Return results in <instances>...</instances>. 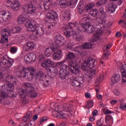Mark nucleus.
Returning a JSON list of instances; mask_svg holds the SVG:
<instances>
[{
	"instance_id": "21",
	"label": "nucleus",
	"mask_w": 126,
	"mask_h": 126,
	"mask_svg": "<svg viewBox=\"0 0 126 126\" xmlns=\"http://www.w3.org/2000/svg\"><path fill=\"white\" fill-rule=\"evenodd\" d=\"M10 32H1V39L0 42L1 44H5V43H8V36H10Z\"/></svg>"
},
{
	"instance_id": "61",
	"label": "nucleus",
	"mask_w": 126,
	"mask_h": 126,
	"mask_svg": "<svg viewBox=\"0 0 126 126\" xmlns=\"http://www.w3.org/2000/svg\"><path fill=\"white\" fill-rule=\"evenodd\" d=\"M117 103L118 101L117 100H112L110 101L111 105H115V104H117Z\"/></svg>"
},
{
	"instance_id": "30",
	"label": "nucleus",
	"mask_w": 126,
	"mask_h": 126,
	"mask_svg": "<svg viewBox=\"0 0 126 126\" xmlns=\"http://www.w3.org/2000/svg\"><path fill=\"white\" fill-rule=\"evenodd\" d=\"M25 25L27 28L28 31L33 32L35 30V26L33 25L32 22H30V20H29L28 22H27Z\"/></svg>"
},
{
	"instance_id": "51",
	"label": "nucleus",
	"mask_w": 126,
	"mask_h": 126,
	"mask_svg": "<svg viewBox=\"0 0 126 126\" xmlns=\"http://www.w3.org/2000/svg\"><path fill=\"white\" fill-rule=\"evenodd\" d=\"M11 52L12 54H15L17 52V48L12 47L11 48Z\"/></svg>"
},
{
	"instance_id": "56",
	"label": "nucleus",
	"mask_w": 126,
	"mask_h": 126,
	"mask_svg": "<svg viewBox=\"0 0 126 126\" xmlns=\"http://www.w3.org/2000/svg\"><path fill=\"white\" fill-rule=\"evenodd\" d=\"M66 48L68 49L69 50H72V45L71 43H69L66 46Z\"/></svg>"
},
{
	"instance_id": "23",
	"label": "nucleus",
	"mask_w": 126,
	"mask_h": 126,
	"mask_svg": "<svg viewBox=\"0 0 126 126\" xmlns=\"http://www.w3.org/2000/svg\"><path fill=\"white\" fill-rule=\"evenodd\" d=\"M58 48V46L56 44V47L53 46L51 47H48L46 48L45 51V54L48 58L51 57L52 54H54V52H56V50Z\"/></svg>"
},
{
	"instance_id": "55",
	"label": "nucleus",
	"mask_w": 126,
	"mask_h": 126,
	"mask_svg": "<svg viewBox=\"0 0 126 126\" xmlns=\"http://www.w3.org/2000/svg\"><path fill=\"white\" fill-rule=\"evenodd\" d=\"M93 117H96L98 115V111L97 110H94L92 112Z\"/></svg>"
},
{
	"instance_id": "12",
	"label": "nucleus",
	"mask_w": 126,
	"mask_h": 126,
	"mask_svg": "<svg viewBox=\"0 0 126 126\" xmlns=\"http://www.w3.org/2000/svg\"><path fill=\"white\" fill-rule=\"evenodd\" d=\"M36 7L31 2L26 4L23 7V11L27 14L34 13L36 11Z\"/></svg>"
},
{
	"instance_id": "48",
	"label": "nucleus",
	"mask_w": 126,
	"mask_h": 126,
	"mask_svg": "<svg viewBox=\"0 0 126 126\" xmlns=\"http://www.w3.org/2000/svg\"><path fill=\"white\" fill-rule=\"evenodd\" d=\"M103 126V120L101 118L99 120L96 121V126Z\"/></svg>"
},
{
	"instance_id": "62",
	"label": "nucleus",
	"mask_w": 126,
	"mask_h": 126,
	"mask_svg": "<svg viewBox=\"0 0 126 126\" xmlns=\"http://www.w3.org/2000/svg\"><path fill=\"white\" fill-rule=\"evenodd\" d=\"M90 122H94L95 121L94 116H92L89 118Z\"/></svg>"
},
{
	"instance_id": "5",
	"label": "nucleus",
	"mask_w": 126,
	"mask_h": 126,
	"mask_svg": "<svg viewBox=\"0 0 126 126\" xmlns=\"http://www.w3.org/2000/svg\"><path fill=\"white\" fill-rule=\"evenodd\" d=\"M56 63L54 61L48 59L47 60H44L41 62V65L42 67L44 68H47L48 66H51L49 68H47V74L48 76L50 77H54V76H56L57 75V73H58V70L56 67H53L55 66Z\"/></svg>"
},
{
	"instance_id": "39",
	"label": "nucleus",
	"mask_w": 126,
	"mask_h": 126,
	"mask_svg": "<svg viewBox=\"0 0 126 126\" xmlns=\"http://www.w3.org/2000/svg\"><path fill=\"white\" fill-rule=\"evenodd\" d=\"M96 21L97 24H102L103 25V26H106L107 27H109V26H110V25H106V23L107 22V21L105 20H102V19L98 18L96 19Z\"/></svg>"
},
{
	"instance_id": "6",
	"label": "nucleus",
	"mask_w": 126,
	"mask_h": 126,
	"mask_svg": "<svg viewBox=\"0 0 126 126\" xmlns=\"http://www.w3.org/2000/svg\"><path fill=\"white\" fill-rule=\"evenodd\" d=\"M95 61L94 59H89L86 60L84 63L82 64V69L84 71L90 70V75L87 76L89 78H92L96 74V69H93L95 66Z\"/></svg>"
},
{
	"instance_id": "41",
	"label": "nucleus",
	"mask_w": 126,
	"mask_h": 126,
	"mask_svg": "<svg viewBox=\"0 0 126 126\" xmlns=\"http://www.w3.org/2000/svg\"><path fill=\"white\" fill-rule=\"evenodd\" d=\"M99 12L101 14V17L102 18H107V16H108V15H107V13H106V12L105 11V8L104 7H100L99 8Z\"/></svg>"
},
{
	"instance_id": "3",
	"label": "nucleus",
	"mask_w": 126,
	"mask_h": 126,
	"mask_svg": "<svg viewBox=\"0 0 126 126\" xmlns=\"http://www.w3.org/2000/svg\"><path fill=\"white\" fill-rule=\"evenodd\" d=\"M24 87L25 90L22 88L19 89L18 92L21 98H25L27 95H29L32 98H36L37 93L34 91V87L30 83H25L24 84Z\"/></svg>"
},
{
	"instance_id": "49",
	"label": "nucleus",
	"mask_w": 126,
	"mask_h": 126,
	"mask_svg": "<svg viewBox=\"0 0 126 126\" xmlns=\"http://www.w3.org/2000/svg\"><path fill=\"white\" fill-rule=\"evenodd\" d=\"M26 115L28 117L29 119H31L32 118V114L31 111H28Z\"/></svg>"
},
{
	"instance_id": "42",
	"label": "nucleus",
	"mask_w": 126,
	"mask_h": 126,
	"mask_svg": "<svg viewBox=\"0 0 126 126\" xmlns=\"http://www.w3.org/2000/svg\"><path fill=\"white\" fill-rule=\"evenodd\" d=\"M90 14L93 17H97V15H98V10L97 9L95 8L90 12Z\"/></svg>"
},
{
	"instance_id": "59",
	"label": "nucleus",
	"mask_w": 126,
	"mask_h": 126,
	"mask_svg": "<svg viewBox=\"0 0 126 126\" xmlns=\"http://www.w3.org/2000/svg\"><path fill=\"white\" fill-rule=\"evenodd\" d=\"M113 113H114L113 112L111 111L110 110H109V109H107L105 111V115H107V114H113Z\"/></svg>"
},
{
	"instance_id": "22",
	"label": "nucleus",
	"mask_w": 126,
	"mask_h": 126,
	"mask_svg": "<svg viewBox=\"0 0 126 126\" xmlns=\"http://www.w3.org/2000/svg\"><path fill=\"white\" fill-rule=\"evenodd\" d=\"M21 31H22V29L20 27H12L4 28L2 30V32H20Z\"/></svg>"
},
{
	"instance_id": "10",
	"label": "nucleus",
	"mask_w": 126,
	"mask_h": 126,
	"mask_svg": "<svg viewBox=\"0 0 126 126\" xmlns=\"http://www.w3.org/2000/svg\"><path fill=\"white\" fill-rule=\"evenodd\" d=\"M76 3H77V0H61L59 2V5L61 8H66Z\"/></svg>"
},
{
	"instance_id": "14",
	"label": "nucleus",
	"mask_w": 126,
	"mask_h": 126,
	"mask_svg": "<svg viewBox=\"0 0 126 126\" xmlns=\"http://www.w3.org/2000/svg\"><path fill=\"white\" fill-rule=\"evenodd\" d=\"M52 4V0H43L40 5V8L42 11H47L51 8Z\"/></svg>"
},
{
	"instance_id": "36",
	"label": "nucleus",
	"mask_w": 126,
	"mask_h": 126,
	"mask_svg": "<svg viewBox=\"0 0 126 126\" xmlns=\"http://www.w3.org/2000/svg\"><path fill=\"white\" fill-rule=\"evenodd\" d=\"M78 47H81L83 50L91 49L92 48V44L91 42H86L82 44L81 46Z\"/></svg>"
},
{
	"instance_id": "46",
	"label": "nucleus",
	"mask_w": 126,
	"mask_h": 126,
	"mask_svg": "<svg viewBox=\"0 0 126 126\" xmlns=\"http://www.w3.org/2000/svg\"><path fill=\"white\" fill-rule=\"evenodd\" d=\"M120 108L121 110L122 111H126V103L125 102H122L120 104Z\"/></svg>"
},
{
	"instance_id": "34",
	"label": "nucleus",
	"mask_w": 126,
	"mask_h": 126,
	"mask_svg": "<svg viewBox=\"0 0 126 126\" xmlns=\"http://www.w3.org/2000/svg\"><path fill=\"white\" fill-rule=\"evenodd\" d=\"M63 109L65 112H72L73 111V106L69 104H64L63 105Z\"/></svg>"
},
{
	"instance_id": "9",
	"label": "nucleus",
	"mask_w": 126,
	"mask_h": 126,
	"mask_svg": "<svg viewBox=\"0 0 126 126\" xmlns=\"http://www.w3.org/2000/svg\"><path fill=\"white\" fill-rule=\"evenodd\" d=\"M90 18L87 16V15H85L82 19V21L83 22L82 24H81V27L86 32L88 31V29L92 26V24L90 23Z\"/></svg>"
},
{
	"instance_id": "20",
	"label": "nucleus",
	"mask_w": 126,
	"mask_h": 126,
	"mask_svg": "<svg viewBox=\"0 0 126 126\" xmlns=\"http://www.w3.org/2000/svg\"><path fill=\"white\" fill-rule=\"evenodd\" d=\"M36 45V43L33 41H29L27 42L26 46H24V49L26 52H29V51L34 50Z\"/></svg>"
},
{
	"instance_id": "31",
	"label": "nucleus",
	"mask_w": 126,
	"mask_h": 126,
	"mask_svg": "<svg viewBox=\"0 0 126 126\" xmlns=\"http://www.w3.org/2000/svg\"><path fill=\"white\" fill-rule=\"evenodd\" d=\"M77 9L79 14H82L83 11H84V10L85 9L84 4L82 2H79L77 6Z\"/></svg>"
},
{
	"instance_id": "27",
	"label": "nucleus",
	"mask_w": 126,
	"mask_h": 126,
	"mask_svg": "<svg viewBox=\"0 0 126 126\" xmlns=\"http://www.w3.org/2000/svg\"><path fill=\"white\" fill-rule=\"evenodd\" d=\"M121 79V76L118 74H114L111 77V84L114 85V84H116L118 83L120 80Z\"/></svg>"
},
{
	"instance_id": "54",
	"label": "nucleus",
	"mask_w": 126,
	"mask_h": 126,
	"mask_svg": "<svg viewBox=\"0 0 126 126\" xmlns=\"http://www.w3.org/2000/svg\"><path fill=\"white\" fill-rule=\"evenodd\" d=\"M102 59L103 60H109V54H104L103 56H102Z\"/></svg>"
},
{
	"instance_id": "63",
	"label": "nucleus",
	"mask_w": 126,
	"mask_h": 126,
	"mask_svg": "<svg viewBox=\"0 0 126 126\" xmlns=\"http://www.w3.org/2000/svg\"><path fill=\"white\" fill-rule=\"evenodd\" d=\"M112 47V44H110L109 45H107L104 47V48L106 49L104 51H108L109 49H111V47Z\"/></svg>"
},
{
	"instance_id": "43",
	"label": "nucleus",
	"mask_w": 126,
	"mask_h": 126,
	"mask_svg": "<svg viewBox=\"0 0 126 126\" xmlns=\"http://www.w3.org/2000/svg\"><path fill=\"white\" fill-rule=\"evenodd\" d=\"M95 6V4L94 3H90L86 6V11H89L91 9H92V8Z\"/></svg>"
},
{
	"instance_id": "17",
	"label": "nucleus",
	"mask_w": 126,
	"mask_h": 126,
	"mask_svg": "<svg viewBox=\"0 0 126 126\" xmlns=\"http://www.w3.org/2000/svg\"><path fill=\"white\" fill-rule=\"evenodd\" d=\"M1 63H3V64H5L7 68H10L11 66H12L14 61H13L12 59L8 58L7 56L5 55L3 57V59L1 61Z\"/></svg>"
},
{
	"instance_id": "47",
	"label": "nucleus",
	"mask_w": 126,
	"mask_h": 126,
	"mask_svg": "<svg viewBox=\"0 0 126 126\" xmlns=\"http://www.w3.org/2000/svg\"><path fill=\"white\" fill-rule=\"evenodd\" d=\"M100 36H101V32H97L94 34V37L95 39V41H97L98 39H100Z\"/></svg>"
},
{
	"instance_id": "19",
	"label": "nucleus",
	"mask_w": 126,
	"mask_h": 126,
	"mask_svg": "<svg viewBox=\"0 0 126 126\" xmlns=\"http://www.w3.org/2000/svg\"><path fill=\"white\" fill-rule=\"evenodd\" d=\"M64 34L67 38H69V37H71V36H73L74 39H76L77 41H80V40L81 39V38H80V34L79 33V32H64Z\"/></svg>"
},
{
	"instance_id": "64",
	"label": "nucleus",
	"mask_w": 126,
	"mask_h": 126,
	"mask_svg": "<svg viewBox=\"0 0 126 126\" xmlns=\"http://www.w3.org/2000/svg\"><path fill=\"white\" fill-rule=\"evenodd\" d=\"M96 97L98 100H101L102 98H103V96H102L101 94H96Z\"/></svg>"
},
{
	"instance_id": "57",
	"label": "nucleus",
	"mask_w": 126,
	"mask_h": 126,
	"mask_svg": "<svg viewBox=\"0 0 126 126\" xmlns=\"http://www.w3.org/2000/svg\"><path fill=\"white\" fill-rule=\"evenodd\" d=\"M103 79H104V75L101 74L99 76V81H103Z\"/></svg>"
},
{
	"instance_id": "4",
	"label": "nucleus",
	"mask_w": 126,
	"mask_h": 126,
	"mask_svg": "<svg viewBox=\"0 0 126 126\" xmlns=\"http://www.w3.org/2000/svg\"><path fill=\"white\" fill-rule=\"evenodd\" d=\"M64 38L61 35H57L55 37V43L57 44V48L56 49L55 52H54L53 55V58L54 61H61L63 57V51L62 50L59 49L62 46H63L64 44Z\"/></svg>"
},
{
	"instance_id": "15",
	"label": "nucleus",
	"mask_w": 126,
	"mask_h": 126,
	"mask_svg": "<svg viewBox=\"0 0 126 126\" xmlns=\"http://www.w3.org/2000/svg\"><path fill=\"white\" fill-rule=\"evenodd\" d=\"M36 59H37V56L33 53H27L24 57V61L28 64L34 63L36 61Z\"/></svg>"
},
{
	"instance_id": "18",
	"label": "nucleus",
	"mask_w": 126,
	"mask_h": 126,
	"mask_svg": "<svg viewBox=\"0 0 126 126\" xmlns=\"http://www.w3.org/2000/svg\"><path fill=\"white\" fill-rule=\"evenodd\" d=\"M53 109H55V111L53 112V115H55V114H58V117H60V118L62 119H66V118L68 117V115L64 112V111H60L61 109V107L60 106H57L55 108H53Z\"/></svg>"
},
{
	"instance_id": "11",
	"label": "nucleus",
	"mask_w": 126,
	"mask_h": 126,
	"mask_svg": "<svg viewBox=\"0 0 126 126\" xmlns=\"http://www.w3.org/2000/svg\"><path fill=\"white\" fill-rule=\"evenodd\" d=\"M58 14L57 12L54 11L53 10H50L47 13L46 18H44V21L45 23L49 22V20H56L58 18Z\"/></svg>"
},
{
	"instance_id": "13",
	"label": "nucleus",
	"mask_w": 126,
	"mask_h": 126,
	"mask_svg": "<svg viewBox=\"0 0 126 126\" xmlns=\"http://www.w3.org/2000/svg\"><path fill=\"white\" fill-rule=\"evenodd\" d=\"M7 6L11 7L12 9L16 11V10H19L20 7V4L18 0H8L7 1Z\"/></svg>"
},
{
	"instance_id": "44",
	"label": "nucleus",
	"mask_w": 126,
	"mask_h": 126,
	"mask_svg": "<svg viewBox=\"0 0 126 126\" xmlns=\"http://www.w3.org/2000/svg\"><path fill=\"white\" fill-rule=\"evenodd\" d=\"M106 0H98L96 3V4L97 6H101V5H103V4H106L107 3Z\"/></svg>"
},
{
	"instance_id": "45",
	"label": "nucleus",
	"mask_w": 126,
	"mask_h": 126,
	"mask_svg": "<svg viewBox=\"0 0 126 126\" xmlns=\"http://www.w3.org/2000/svg\"><path fill=\"white\" fill-rule=\"evenodd\" d=\"M94 103H93V100H90L88 101V104H87V108H91L92 107L94 106Z\"/></svg>"
},
{
	"instance_id": "40",
	"label": "nucleus",
	"mask_w": 126,
	"mask_h": 126,
	"mask_svg": "<svg viewBox=\"0 0 126 126\" xmlns=\"http://www.w3.org/2000/svg\"><path fill=\"white\" fill-rule=\"evenodd\" d=\"M35 126V122L33 121H31L28 124L26 122H23L20 124L19 126Z\"/></svg>"
},
{
	"instance_id": "58",
	"label": "nucleus",
	"mask_w": 126,
	"mask_h": 126,
	"mask_svg": "<svg viewBox=\"0 0 126 126\" xmlns=\"http://www.w3.org/2000/svg\"><path fill=\"white\" fill-rule=\"evenodd\" d=\"M23 120L24 122H28V121L30 120V118H28V117L26 115H25L24 117Z\"/></svg>"
},
{
	"instance_id": "24",
	"label": "nucleus",
	"mask_w": 126,
	"mask_h": 126,
	"mask_svg": "<svg viewBox=\"0 0 126 126\" xmlns=\"http://www.w3.org/2000/svg\"><path fill=\"white\" fill-rule=\"evenodd\" d=\"M85 49H82V47L77 46L73 49L74 52H75L77 55L81 56V57H85L86 56V51Z\"/></svg>"
},
{
	"instance_id": "26",
	"label": "nucleus",
	"mask_w": 126,
	"mask_h": 126,
	"mask_svg": "<svg viewBox=\"0 0 126 126\" xmlns=\"http://www.w3.org/2000/svg\"><path fill=\"white\" fill-rule=\"evenodd\" d=\"M120 68L122 74V81L123 82H126V63H125L122 66H121Z\"/></svg>"
},
{
	"instance_id": "16",
	"label": "nucleus",
	"mask_w": 126,
	"mask_h": 126,
	"mask_svg": "<svg viewBox=\"0 0 126 126\" xmlns=\"http://www.w3.org/2000/svg\"><path fill=\"white\" fill-rule=\"evenodd\" d=\"M85 76L84 77H77L76 78H73L71 84L74 87H79L80 85H82L83 83H84V79Z\"/></svg>"
},
{
	"instance_id": "29",
	"label": "nucleus",
	"mask_w": 126,
	"mask_h": 126,
	"mask_svg": "<svg viewBox=\"0 0 126 126\" xmlns=\"http://www.w3.org/2000/svg\"><path fill=\"white\" fill-rule=\"evenodd\" d=\"M107 11L110 13H114L116 11L117 5L115 3H109L107 5Z\"/></svg>"
},
{
	"instance_id": "53",
	"label": "nucleus",
	"mask_w": 126,
	"mask_h": 126,
	"mask_svg": "<svg viewBox=\"0 0 126 126\" xmlns=\"http://www.w3.org/2000/svg\"><path fill=\"white\" fill-rule=\"evenodd\" d=\"M46 121H48V118L46 117H44L40 119V124H42V123H44V122H46Z\"/></svg>"
},
{
	"instance_id": "37",
	"label": "nucleus",
	"mask_w": 126,
	"mask_h": 126,
	"mask_svg": "<svg viewBox=\"0 0 126 126\" xmlns=\"http://www.w3.org/2000/svg\"><path fill=\"white\" fill-rule=\"evenodd\" d=\"M76 57V56H75V54L73 53V52H69L67 55V56L66 57V60H68L69 61L70 60H74V59H75Z\"/></svg>"
},
{
	"instance_id": "35",
	"label": "nucleus",
	"mask_w": 126,
	"mask_h": 126,
	"mask_svg": "<svg viewBox=\"0 0 126 126\" xmlns=\"http://www.w3.org/2000/svg\"><path fill=\"white\" fill-rule=\"evenodd\" d=\"M30 38L32 39V40H38V38H39V32H31L30 34Z\"/></svg>"
},
{
	"instance_id": "25",
	"label": "nucleus",
	"mask_w": 126,
	"mask_h": 126,
	"mask_svg": "<svg viewBox=\"0 0 126 126\" xmlns=\"http://www.w3.org/2000/svg\"><path fill=\"white\" fill-rule=\"evenodd\" d=\"M72 27L77 28V24L70 23L69 25H66V27L63 28V31H65V32H72Z\"/></svg>"
},
{
	"instance_id": "8",
	"label": "nucleus",
	"mask_w": 126,
	"mask_h": 126,
	"mask_svg": "<svg viewBox=\"0 0 126 126\" xmlns=\"http://www.w3.org/2000/svg\"><path fill=\"white\" fill-rule=\"evenodd\" d=\"M12 18L11 13L8 11H0V22H8Z\"/></svg>"
},
{
	"instance_id": "2",
	"label": "nucleus",
	"mask_w": 126,
	"mask_h": 126,
	"mask_svg": "<svg viewBox=\"0 0 126 126\" xmlns=\"http://www.w3.org/2000/svg\"><path fill=\"white\" fill-rule=\"evenodd\" d=\"M66 60L58 62L56 64V66H60L61 70L59 72V76L61 79H66V77L69 75L67 70L70 71L73 74L78 75L80 74V66L78 63L74 61H69L68 65L64 64Z\"/></svg>"
},
{
	"instance_id": "60",
	"label": "nucleus",
	"mask_w": 126,
	"mask_h": 126,
	"mask_svg": "<svg viewBox=\"0 0 126 126\" xmlns=\"http://www.w3.org/2000/svg\"><path fill=\"white\" fill-rule=\"evenodd\" d=\"M116 36L117 37V38H119L120 37H122L123 36V34L121 33V32H117L116 33Z\"/></svg>"
},
{
	"instance_id": "28",
	"label": "nucleus",
	"mask_w": 126,
	"mask_h": 126,
	"mask_svg": "<svg viewBox=\"0 0 126 126\" xmlns=\"http://www.w3.org/2000/svg\"><path fill=\"white\" fill-rule=\"evenodd\" d=\"M29 17L28 16L24 14H21L17 18V22L19 24H22L28 19Z\"/></svg>"
},
{
	"instance_id": "32",
	"label": "nucleus",
	"mask_w": 126,
	"mask_h": 126,
	"mask_svg": "<svg viewBox=\"0 0 126 126\" xmlns=\"http://www.w3.org/2000/svg\"><path fill=\"white\" fill-rule=\"evenodd\" d=\"M62 17L66 21L70 20V13L68 11H64L62 14Z\"/></svg>"
},
{
	"instance_id": "1",
	"label": "nucleus",
	"mask_w": 126,
	"mask_h": 126,
	"mask_svg": "<svg viewBox=\"0 0 126 126\" xmlns=\"http://www.w3.org/2000/svg\"><path fill=\"white\" fill-rule=\"evenodd\" d=\"M3 78L4 81L8 82L7 84H5L1 88V95L0 96V101H1V98H8V97H16V93L13 92L14 90V84H17V79L15 77L11 75H7L3 77L2 73L0 72V80Z\"/></svg>"
},
{
	"instance_id": "50",
	"label": "nucleus",
	"mask_w": 126,
	"mask_h": 126,
	"mask_svg": "<svg viewBox=\"0 0 126 126\" xmlns=\"http://www.w3.org/2000/svg\"><path fill=\"white\" fill-rule=\"evenodd\" d=\"M9 125L11 126H16V123L14 122L13 120H10V121L9 122Z\"/></svg>"
},
{
	"instance_id": "38",
	"label": "nucleus",
	"mask_w": 126,
	"mask_h": 126,
	"mask_svg": "<svg viewBox=\"0 0 126 126\" xmlns=\"http://www.w3.org/2000/svg\"><path fill=\"white\" fill-rule=\"evenodd\" d=\"M35 56L37 57L39 62H44L45 61V55L42 53L37 52L36 53Z\"/></svg>"
},
{
	"instance_id": "52",
	"label": "nucleus",
	"mask_w": 126,
	"mask_h": 126,
	"mask_svg": "<svg viewBox=\"0 0 126 126\" xmlns=\"http://www.w3.org/2000/svg\"><path fill=\"white\" fill-rule=\"evenodd\" d=\"M113 93L114 95H116V96H120L121 95V93L118 91V90H115L113 91Z\"/></svg>"
},
{
	"instance_id": "7",
	"label": "nucleus",
	"mask_w": 126,
	"mask_h": 126,
	"mask_svg": "<svg viewBox=\"0 0 126 126\" xmlns=\"http://www.w3.org/2000/svg\"><path fill=\"white\" fill-rule=\"evenodd\" d=\"M20 72L22 77L29 81H32L34 77V73L36 72V69L33 67H28L27 68L23 67Z\"/></svg>"
},
{
	"instance_id": "33",
	"label": "nucleus",
	"mask_w": 126,
	"mask_h": 126,
	"mask_svg": "<svg viewBox=\"0 0 126 126\" xmlns=\"http://www.w3.org/2000/svg\"><path fill=\"white\" fill-rule=\"evenodd\" d=\"M105 123L107 125L112 126L113 125V117L111 115H107L105 116Z\"/></svg>"
}]
</instances>
